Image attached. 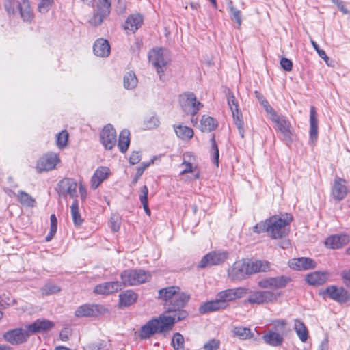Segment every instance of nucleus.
<instances>
[{
    "mask_svg": "<svg viewBox=\"0 0 350 350\" xmlns=\"http://www.w3.org/2000/svg\"><path fill=\"white\" fill-rule=\"evenodd\" d=\"M325 294L328 297L339 303H345L350 299V295L347 291L342 287H338L336 286H329L325 291Z\"/></svg>",
    "mask_w": 350,
    "mask_h": 350,
    "instance_id": "18",
    "label": "nucleus"
},
{
    "mask_svg": "<svg viewBox=\"0 0 350 350\" xmlns=\"http://www.w3.org/2000/svg\"><path fill=\"white\" fill-rule=\"evenodd\" d=\"M318 137V120L315 107L312 106L310 111V139L314 144Z\"/></svg>",
    "mask_w": 350,
    "mask_h": 350,
    "instance_id": "26",
    "label": "nucleus"
},
{
    "mask_svg": "<svg viewBox=\"0 0 350 350\" xmlns=\"http://www.w3.org/2000/svg\"><path fill=\"white\" fill-rule=\"evenodd\" d=\"M180 289L178 286H172L166 288H163L159 291V299H161L163 301L164 307L165 306V304H168V301H170L171 299L176 297L178 293H180Z\"/></svg>",
    "mask_w": 350,
    "mask_h": 350,
    "instance_id": "24",
    "label": "nucleus"
},
{
    "mask_svg": "<svg viewBox=\"0 0 350 350\" xmlns=\"http://www.w3.org/2000/svg\"><path fill=\"white\" fill-rule=\"evenodd\" d=\"M122 287V282L118 281L109 282L97 285L94 288V292L100 295H108L121 290Z\"/></svg>",
    "mask_w": 350,
    "mask_h": 350,
    "instance_id": "21",
    "label": "nucleus"
},
{
    "mask_svg": "<svg viewBox=\"0 0 350 350\" xmlns=\"http://www.w3.org/2000/svg\"><path fill=\"white\" fill-rule=\"evenodd\" d=\"M71 215L74 224L76 226H79L82 224L83 220L81 217L79 212V203L77 199H75L72 204L70 206Z\"/></svg>",
    "mask_w": 350,
    "mask_h": 350,
    "instance_id": "39",
    "label": "nucleus"
},
{
    "mask_svg": "<svg viewBox=\"0 0 350 350\" xmlns=\"http://www.w3.org/2000/svg\"><path fill=\"white\" fill-rule=\"evenodd\" d=\"M123 286L138 285L148 280L150 275L142 269H129L121 273Z\"/></svg>",
    "mask_w": 350,
    "mask_h": 350,
    "instance_id": "6",
    "label": "nucleus"
},
{
    "mask_svg": "<svg viewBox=\"0 0 350 350\" xmlns=\"http://www.w3.org/2000/svg\"><path fill=\"white\" fill-rule=\"evenodd\" d=\"M139 200L141 202H148V187L144 185L142 187L140 191Z\"/></svg>",
    "mask_w": 350,
    "mask_h": 350,
    "instance_id": "58",
    "label": "nucleus"
},
{
    "mask_svg": "<svg viewBox=\"0 0 350 350\" xmlns=\"http://www.w3.org/2000/svg\"><path fill=\"white\" fill-rule=\"evenodd\" d=\"M176 135L183 140H189L193 136V131L187 126H174Z\"/></svg>",
    "mask_w": 350,
    "mask_h": 350,
    "instance_id": "36",
    "label": "nucleus"
},
{
    "mask_svg": "<svg viewBox=\"0 0 350 350\" xmlns=\"http://www.w3.org/2000/svg\"><path fill=\"white\" fill-rule=\"evenodd\" d=\"M228 8L230 9V11L232 15V18L235 20L236 23H237L238 26H241V12L237 10V8H234L232 5V3L230 2L228 5Z\"/></svg>",
    "mask_w": 350,
    "mask_h": 350,
    "instance_id": "49",
    "label": "nucleus"
},
{
    "mask_svg": "<svg viewBox=\"0 0 350 350\" xmlns=\"http://www.w3.org/2000/svg\"><path fill=\"white\" fill-rule=\"evenodd\" d=\"M68 335H69L68 329H65L61 331V332L59 334V338H60L61 340H62V341H67L69 339Z\"/></svg>",
    "mask_w": 350,
    "mask_h": 350,
    "instance_id": "63",
    "label": "nucleus"
},
{
    "mask_svg": "<svg viewBox=\"0 0 350 350\" xmlns=\"http://www.w3.org/2000/svg\"><path fill=\"white\" fill-rule=\"evenodd\" d=\"M111 7V0H98L93 15L89 20V23L93 26L101 25L103 21L109 15Z\"/></svg>",
    "mask_w": 350,
    "mask_h": 350,
    "instance_id": "8",
    "label": "nucleus"
},
{
    "mask_svg": "<svg viewBox=\"0 0 350 350\" xmlns=\"http://www.w3.org/2000/svg\"><path fill=\"white\" fill-rule=\"evenodd\" d=\"M220 342L217 339H212L204 345V350H217L219 348Z\"/></svg>",
    "mask_w": 350,
    "mask_h": 350,
    "instance_id": "51",
    "label": "nucleus"
},
{
    "mask_svg": "<svg viewBox=\"0 0 350 350\" xmlns=\"http://www.w3.org/2000/svg\"><path fill=\"white\" fill-rule=\"evenodd\" d=\"M288 266L293 269L302 271L314 269L316 262L310 258L301 257L290 260Z\"/></svg>",
    "mask_w": 350,
    "mask_h": 350,
    "instance_id": "19",
    "label": "nucleus"
},
{
    "mask_svg": "<svg viewBox=\"0 0 350 350\" xmlns=\"http://www.w3.org/2000/svg\"><path fill=\"white\" fill-rule=\"evenodd\" d=\"M93 50L96 56L107 57L110 53V46L107 40L100 38L95 42Z\"/></svg>",
    "mask_w": 350,
    "mask_h": 350,
    "instance_id": "27",
    "label": "nucleus"
},
{
    "mask_svg": "<svg viewBox=\"0 0 350 350\" xmlns=\"http://www.w3.org/2000/svg\"><path fill=\"white\" fill-rule=\"evenodd\" d=\"M253 231L256 233L267 232V219L265 221L260 222L253 227Z\"/></svg>",
    "mask_w": 350,
    "mask_h": 350,
    "instance_id": "53",
    "label": "nucleus"
},
{
    "mask_svg": "<svg viewBox=\"0 0 350 350\" xmlns=\"http://www.w3.org/2000/svg\"><path fill=\"white\" fill-rule=\"evenodd\" d=\"M179 103L183 111L193 117L203 107V104L196 100L193 92H186L179 96Z\"/></svg>",
    "mask_w": 350,
    "mask_h": 350,
    "instance_id": "7",
    "label": "nucleus"
},
{
    "mask_svg": "<svg viewBox=\"0 0 350 350\" xmlns=\"http://www.w3.org/2000/svg\"><path fill=\"white\" fill-rule=\"evenodd\" d=\"M306 280L307 282L313 286H319L324 284L327 280V273L324 271H314L308 274Z\"/></svg>",
    "mask_w": 350,
    "mask_h": 350,
    "instance_id": "30",
    "label": "nucleus"
},
{
    "mask_svg": "<svg viewBox=\"0 0 350 350\" xmlns=\"http://www.w3.org/2000/svg\"><path fill=\"white\" fill-rule=\"evenodd\" d=\"M293 217L289 214L274 215L267 219V234L273 239H280L288 234V226Z\"/></svg>",
    "mask_w": 350,
    "mask_h": 350,
    "instance_id": "3",
    "label": "nucleus"
},
{
    "mask_svg": "<svg viewBox=\"0 0 350 350\" xmlns=\"http://www.w3.org/2000/svg\"><path fill=\"white\" fill-rule=\"evenodd\" d=\"M79 193L82 200H85L86 198V189L83 185L80 184L79 187Z\"/></svg>",
    "mask_w": 350,
    "mask_h": 350,
    "instance_id": "64",
    "label": "nucleus"
},
{
    "mask_svg": "<svg viewBox=\"0 0 350 350\" xmlns=\"http://www.w3.org/2000/svg\"><path fill=\"white\" fill-rule=\"evenodd\" d=\"M159 124V120L155 115H150L145 118L144 120V127L145 129H152L157 127Z\"/></svg>",
    "mask_w": 350,
    "mask_h": 350,
    "instance_id": "43",
    "label": "nucleus"
},
{
    "mask_svg": "<svg viewBox=\"0 0 350 350\" xmlns=\"http://www.w3.org/2000/svg\"><path fill=\"white\" fill-rule=\"evenodd\" d=\"M234 123L239 130V133L242 138L244 137L243 121L242 119H237Z\"/></svg>",
    "mask_w": 350,
    "mask_h": 350,
    "instance_id": "61",
    "label": "nucleus"
},
{
    "mask_svg": "<svg viewBox=\"0 0 350 350\" xmlns=\"http://www.w3.org/2000/svg\"><path fill=\"white\" fill-rule=\"evenodd\" d=\"M137 84V79L133 72H127L124 77V87L128 90L133 89Z\"/></svg>",
    "mask_w": 350,
    "mask_h": 350,
    "instance_id": "41",
    "label": "nucleus"
},
{
    "mask_svg": "<svg viewBox=\"0 0 350 350\" xmlns=\"http://www.w3.org/2000/svg\"><path fill=\"white\" fill-rule=\"evenodd\" d=\"M287 322L284 319H277L272 321L274 332L280 334L282 336L286 333V325Z\"/></svg>",
    "mask_w": 350,
    "mask_h": 350,
    "instance_id": "44",
    "label": "nucleus"
},
{
    "mask_svg": "<svg viewBox=\"0 0 350 350\" xmlns=\"http://www.w3.org/2000/svg\"><path fill=\"white\" fill-rule=\"evenodd\" d=\"M150 163H144L142 167L137 168V176L134 178L132 182L133 184H135L137 182L138 178L142 176L144 171L149 166Z\"/></svg>",
    "mask_w": 350,
    "mask_h": 350,
    "instance_id": "57",
    "label": "nucleus"
},
{
    "mask_svg": "<svg viewBox=\"0 0 350 350\" xmlns=\"http://www.w3.org/2000/svg\"><path fill=\"white\" fill-rule=\"evenodd\" d=\"M247 293V289L245 288L239 287L235 288H230L219 292L217 295V297L220 302L224 304V308L228 306L227 302L232 301L237 298L243 297Z\"/></svg>",
    "mask_w": 350,
    "mask_h": 350,
    "instance_id": "16",
    "label": "nucleus"
},
{
    "mask_svg": "<svg viewBox=\"0 0 350 350\" xmlns=\"http://www.w3.org/2000/svg\"><path fill=\"white\" fill-rule=\"evenodd\" d=\"M261 104L265 107V111L270 114V117L272 116L273 113H275L267 100H262Z\"/></svg>",
    "mask_w": 350,
    "mask_h": 350,
    "instance_id": "62",
    "label": "nucleus"
},
{
    "mask_svg": "<svg viewBox=\"0 0 350 350\" xmlns=\"http://www.w3.org/2000/svg\"><path fill=\"white\" fill-rule=\"evenodd\" d=\"M77 183L72 178H66L59 182L57 186V191L59 196L62 198H66L69 196L72 198H76Z\"/></svg>",
    "mask_w": 350,
    "mask_h": 350,
    "instance_id": "11",
    "label": "nucleus"
},
{
    "mask_svg": "<svg viewBox=\"0 0 350 350\" xmlns=\"http://www.w3.org/2000/svg\"><path fill=\"white\" fill-rule=\"evenodd\" d=\"M59 161L57 154L53 152L46 153L37 161L36 170L38 172L51 170L55 167Z\"/></svg>",
    "mask_w": 350,
    "mask_h": 350,
    "instance_id": "15",
    "label": "nucleus"
},
{
    "mask_svg": "<svg viewBox=\"0 0 350 350\" xmlns=\"http://www.w3.org/2000/svg\"><path fill=\"white\" fill-rule=\"evenodd\" d=\"M109 174V168L107 167H98L91 178V187L96 189L103 180L107 178Z\"/></svg>",
    "mask_w": 350,
    "mask_h": 350,
    "instance_id": "23",
    "label": "nucleus"
},
{
    "mask_svg": "<svg viewBox=\"0 0 350 350\" xmlns=\"http://www.w3.org/2000/svg\"><path fill=\"white\" fill-rule=\"evenodd\" d=\"M171 343L174 350H184L185 340L181 334L178 332L175 333L173 335Z\"/></svg>",
    "mask_w": 350,
    "mask_h": 350,
    "instance_id": "42",
    "label": "nucleus"
},
{
    "mask_svg": "<svg viewBox=\"0 0 350 350\" xmlns=\"http://www.w3.org/2000/svg\"><path fill=\"white\" fill-rule=\"evenodd\" d=\"M121 306H129L134 304L137 299V295L133 291L128 290L119 295Z\"/></svg>",
    "mask_w": 350,
    "mask_h": 350,
    "instance_id": "32",
    "label": "nucleus"
},
{
    "mask_svg": "<svg viewBox=\"0 0 350 350\" xmlns=\"http://www.w3.org/2000/svg\"><path fill=\"white\" fill-rule=\"evenodd\" d=\"M270 119L275 124V129L282 135V140L287 145L291 144L293 141L294 131L290 121L286 117L273 113Z\"/></svg>",
    "mask_w": 350,
    "mask_h": 350,
    "instance_id": "4",
    "label": "nucleus"
},
{
    "mask_svg": "<svg viewBox=\"0 0 350 350\" xmlns=\"http://www.w3.org/2000/svg\"><path fill=\"white\" fill-rule=\"evenodd\" d=\"M211 152H213V162L218 165L219 163V150L215 139V135H213L211 138Z\"/></svg>",
    "mask_w": 350,
    "mask_h": 350,
    "instance_id": "46",
    "label": "nucleus"
},
{
    "mask_svg": "<svg viewBox=\"0 0 350 350\" xmlns=\"http://www.w3.org/2000/svg\"><path fill=\"white\" fill-rule=\"evenodd\" d=\"M51 227L52 232H56L57 228V219L54 214H52L50 217Z\"/></svg>",
    "mask_w": 350,
    "mask_h": 350,
    "instance_id": "60",
    "label": "nucleus"
},
{
    "mask_svg": "<svg viewBox=\"0 0 350 350\" xmlns=\"http://www.w3.org/2000/svg\"><path fill=\"white\" fill-rule=\"evenodd\" d=\"M290 281L291 279L284 275L269 277L258 281V285L262 288H270L275 290L284 288Z\"/></svg>",
    "mask_w": 350,
    "mask_h": 350,
    "instance_id": "12",
    "label": "nucleus"
},
{
    "mask_svg": "<svg viewBox=\"0 0 350 350\" xmlns=\"http://www.w3.org/2000/svg\"><path fill=\"white\" fill-rule=\"evenodd\" d=\"M143 18L140 14H133L129 16L124 24V29L134 33L142 25Z\"/></svg>",
    "mask_w": 350,
    "mask_h": 350,
    "instance_id": "29",
    "label": "nucleus"
},
{
    "mask_svg": "<svg viewBox=\"0 0 350 350\" xmlns=\"http://www.w3.org/2000/svg\"><path fill=\"white\" fill-rule=\"evenodd\" d=\"M189 298L190 295L183 292L173 297L165 306L167 312H174L173 317L161 314L158 317L149 320L142 326L139 337L141 339H148L157 333L171 330L176 321L183 320L188 316L187 312L183 308L186 306Z\"/></svg>",
    "mask_w": 350,
    "mask_h": 350,
    "instance_id": "1",
    "label": "nucleus"
},
{
    "mask_svg": "<svg viewBox=\"0 0 350 350\" xmlns=\"http://www.w3.org/2000/svg\"><path fill=\"white\" fill-rule=\"evenodd\" d=\"M228 258V253L226 252H211L205 255L200 262L198 267L204 268L206 267L217 265L223 263Z\"/></svg>",
    "mask_w": 350,
    "mask_h": 350,
    "instance_id": "13",
    "label": "nucleus"
},
{
    "mask_svg": "<svg viewBox=\"0 0 350 350\" xmlns=\"http://www.w3.org/2000/svg\"><path fill=\"white\" fill-rule=\"evenodd\" d=\"M148 59L160 75L164 72L165 66L170 61L169 51L163 48L151 50L148 53Z\"/></svg>",
    "mask_w": 350,
    "mask_h": 350,
    "instance_id": "5",
    "label": "nucleus"
},
{
    "mask_svg": "<svg viewBox=\"0 0 350 350\" xmlns=\"http://www.w3.org/2000/svg\"><path fill=\"white\" fill-rule=\"evenodd\" d=\"M271 270V265L267 260H241L236 261L228 269V276L231 280H241L247 275L259 272H269Z\"/></svg>",
    "mask_w": 350,
    "mask_h": 350,
    "instance_id": "2",
    "label": "nucleus"
},
{
    "mask_svg": "<svg viewBox=\"0 0 350 350\" xmlns=\"http://www.w3.org/2000/svg\"><path fill=\"white\" fill-rule=\"evenodd\" d=\"M141 160V154L138 151H134L131 153L130 158H129V162L132 165H135L138 163Z\"/></svg>",
    "mask_w": 350,
    "mask_h": 350,
    "instance_id": "56",
    "label": "nucleus"
},
{
    "mask_svg": "<svg viewBox=\"0 0 350 350\" xmlns=\"http://www.w3.org/2000/svg\"><path fill=\"white\" fill-rule=\"evenodd\" d=\"M109 224L113 232H118L120 228L121 224V218L119 215L112 214L110 217Z\"/></svg>",
    "mask_w": 350,
    "mask_h": 350,
    "instance_id": "47",
    "label": "nucleus"
},
{
    "mask_svg": "<svg viewBox=\"0 0 350 350\" xmlns=\"http://www.w3.org/2000/svg\"><path fill=\"white\" fill-rule=\"evenodd\" d=\"M181 165L185 166V168L180 172V175L193 172V166L190 162L184 160Z\"/></svg>",
    "mask_w": 350,
    "mask_h": 350,
    "instance_id": "59",
    "label": "nucleus"
},
{
    "mask_svg": "<svg viewBox=\"0 0 350 350\" xmlns=\"http://www.w3.org/2000/svg\"><path fill=\"white\" fill-rule=\"evenodd\" d=\"M100 141L107 150H111L117 142V135L113 126L108 124L102 129L100 134Z\"/></svg>",
    "mask_w": 350,
    "mask_h": 350,
    "instance_id": "10",
    "label": "nucleus"
},
{
    "mask_svg": "<svg viewBox=\"0 0 350 350\" xmlns=\"http://www.w3.org/2000/svg\"><path fill=\"white\" fill-rule=\"evenodd\" d=\"M68 139V133L66 131H62L57 135V145L62 148L66 145Z\"/></svg>",
    "mask_w": 350,
    "mask_h": 350,
    "instance_id": "48",
    "label": "nucleus"
},
{
    "mask_svg": "<svg viewBox=\"0 0 350 350\" xmlns=\"http://www.w3.org/2000/svg\"><path fill=\"white\" fill-rule=\"evenodd\" d=\"M18 199L21 204L23 206H26L28 207H33L35 206V200L30 195H29L25 191H18Z\"/></svg>",
    "mask_w": 350,
    "mask_h": 350,
    "instance_id": "40",
    "label": "nucleus"
},
{
    "mask_svg": "<svg viewBox=\"0 0 350 350\" xmlns=\"http://www.w3.org/2000/svg\"><path fill=\"white\" fill-rule=\"evenodd\" d=\"M53 3V0H41L38 5V10L41 13L47 12Z\"/></svg>",
    "mask_w": 350,
    "mask_h": 350,
    "instance_id": "50",
    "label": "nucleus"
},
{
    "mask_svg": "<svg viewBox=\"0 0 350 350\" xmlns=\"http://www.w3.org/2000/svg\"><path fill=\"white\" fill-rule=\"evenodd\" d=\"M29 336L28 331L22 328L8 331L3 335L4 339L13 345H17L26 342Z\"/></svg>",
    "mask_w": 350,
    "mask_h": 350,
    "instance_id": "17",
    "label": "nucleus"
},
{
    "mask_svg": "<svg viewBox=\"0 0 350 350\" xmlns=\"http://www.w3.org/2000/svg\"><path fill=\"white\" fill-rule=\"evenodd\" d=\"M224 308V304L220 302L218 298L216 297L215 300L208 301L202 304L200 306L198 310L200 314H206Z\"/></svg>",
    "mask_w": 350,
    "mask_h": 350,
    "instance_id": "28",
    "label": "nucleus"
},
{
    "mask_svg": "<svg viewBox=\"0 0 350 350\" xmlns=\"http://www.w3.org/2000/svg\"><path fill=\"white\" fill-rule=\"evenodd\" d=\"M21 17L25 22H31L33 18V14L29 0H22L16 4Z\"/></svg>",
    "mask_w": 350,
    "mask_h": 350,
    "instance_id": "25",
    "label": "nucleus"
},
{
    "mask_svg": "<svg viewBox=\"0 0 350 350\" xmlns=\"http://www.w3.org/2000/svg\"><path fill=\"white\" fill-rule=\"evenodd\" d=\"M103 307L95 304H83L75 310L77 317H95L101 313Z\"/></svg>",
    "mask_w": 350,
    "mask_h": 350,
    "instance_id": "20",
    "label": "nucleus"
},
{
    "mask_svg": "<svg viewBox=\"0 0 350 350\" xmlns=\"http://www.w3.org/2000/svg\"><path fill=\"white\" fill-rule=\"evenodd\" d=\"M232 332L234 336H237L241 340L250 339L254 337V334L252 333L250 329L244 327H235Z\"/></svg>",
    "mask_w": 350,
    "mask_h": 350,
    "instance_id": "38",
    "label": "nucleus"
},
{
    "mask_svg": "<svg viewBox=\"0 0 350 350\" xmlns=\"http://www.w3.org/2000/svg\"><path fill=\"white\" fill-rule=\"evenodd\" d=\"M227 100L231 111L237 110L239 109L238 102L232 93H228L227 96Z\"/></svg>",
    "mask_w": 350,
    "mask_h": 350,
    "instance_id": "52",
    "label": "nucleus"
},
{
    "mask_svg": "<svg viewBox=\"0 0 350 350\" xmlns=\"http://www.w3.org/2000/svg\"><path fill=\"white\" fill-rule=\"evenodd\" d=\"M217 126L214 118L207 116H202L200 121V129L202 132H211Z\"/></svg>",
    "mask_w": 350,
    "mask_h": 350,
    "instance_id": "34",
    "label": "nucleus"
},
{
    "mask_svg": "<svg viewBox=\"0 0 350 350\" xmlns=\"http://www.w3.org/2000/svg\"><path fill=\"white\" fill-rule=\"evenodd\" d=\"M350 192L347 181L341 178L336 177L332 187V196L336 201L342 200Z\"/></svg>",
    "mask_w": 350,
    "mask_h": 350,
    "instance_id": "14",
    "label": "nucleus"
},
{
    "mask_svg": "<svg viewBox=\"0 0 350 350\" xmlns=\"http://www.w3.org/2000/svg\"><path fill=\"white\" fill-rule=\"evenodd\" d=\"M53 322L49 320L38 319L28 326V331L32 333H37L42 331H47L53 327Z\"/></svg>",
    "mask_w": 350,
    "mask_h": 350,
    "instance_id": "31",
    "label": "nucleus"
},
{
    "mask_svg": "<svg viewBox=\"0 0 350 350\" xmlns=\"http://www.w3.org/2000/svg\"><path fill=\"white\" fill-rule=\"evenodd\" d=\"M349 237L347 234H335L330 236L325 240V245L332 249H338L349 242Z\"/></svg>",
    "mask_w": 350,
    "mask_h": 350,
    "instance_id": "22",
    "label": "nucleus"
},
{
    "mask_svg": "<svg viewBox=\"0 0 350 350\" xmlns=\"http://www.w3.org/2000/svg\"><path fill=\"white\" fill-rule=\"evenodd\" d=\"M280 65L282 68L286 71L289 72L292 70L293 63L290 59L286 57H282L281 59Z\"/></svg>",
    "mask_w": 350,
    "mask_h": 350,
    "instance_id": "55",
    "label": "nucleus"
},
{
    "mask_svg": "<svg viewBox=\"0 0 350 350\" xmlns=\"http://www.w3.org/2000/svg\"><path fill=\"white\" fill-rule=\"evenodd\" d=\"M280 294L271 291H258L253 293L247 298L250 304H264L273 302L278 299Z\"/></svg>",
    "mask_w": 350,
    "mask_h": 350,
    "instance_id": "9",
    "label": "nucleus"
},
{
    "mask_svg": "<svg viewBox=\"0 0 350 350\" xmlns=\"http://www.w3.org/2000/svg\"><path fill=\"white\" fill-rule=\"evenodd\" d=\"M129 135L130 133L128 130L122 131L119 135L118 146L121 152H126L129 148L130 144Z\"/></svg>",
    "mask_w": 350,
    "mask_h": 350,
    "instance_id": "37",
    "label": "nucleus"
},
{
    "mask_svg": "<svg viewBox=\"0 0 350 350\" xmlns=\"http://www.w3.org/2000/svg\"><path fill=\"white\" fill-rule=\"evenodd\" d=\"M294 329L300 340L303 342H306L308 338V331L304 323L299 319H295L294 322Z\"/></svg>",
    "mask_w": 350,
    "mask_h": 350,
    "instance_id": "35",
    "label": "nucleus"
},
{
    "mask_svg": "<svg viewBox=\"0 0 350 350\" xmlns=\"http://www.w3.org/2000/svg\"><path fill=\"white\" fill-rule=\"evenodd\" d=\"M311 44H312V46L314 47V49L317 52V53L319 55V57H321L322 59H323L326 62V63L327 64V60H328L329 58L327 56L326 53L325 52V51L319 48V45L314 41L311 40Z\"/></svg>",
    "mask_w": 350,
    "mask_h": 350,
    "instance_id": "54",
    "label": "nucleus"
},
{
    "mask_svg": "<svg viewBox=\"0 0 350 350\" xmlns=\"http://www.w3.org/2000/svg\"><path fill=\"white\" fill-rule=\"evenodd\" d=\"M262 338L267 344L274 347L281 345L283 342V336L274 331H269Z\"/></svg>",
    "mask_w": 350,
    "mask_h": 350,
    "instance_id": "33",
    "label": "nucleus"
},
{
    "mask_svg": "<svg viewBox=\"0 0 350 350\" xmlns=\"http://www.w3.org/2000/svg\"><path fill=\"white\" fill-rule=\"evenodd\" d=\"M60 291V288L52 283L46 284L41 289L43 295H49L57 293Z\"/></svg>",
    "mask_w": 350,
    "mask_h": 350,
    "instance_id": "45",
    "label": "nucleus"
}]
</instances>
